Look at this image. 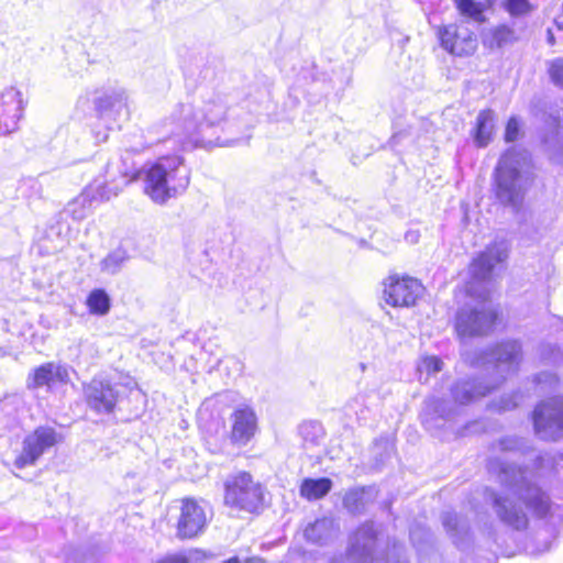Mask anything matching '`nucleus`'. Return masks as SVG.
Wrapping results in <instances>:
<instances>
[{"label": "nucleus", "instance_id": "obj_1", "mask_svg": "<svg viewBox=\"0 0 563 563\" xmlns=\"http://www.w3.org/2000/svg\"><path fill=\"white\" fill-rule=\"evenodd\" d=\"M521 361V344L516 340L497 344L489 353V363L493 364L497 378L488 383L482 377L462 378L456 380L450 391L454 405L450 400L430 397L423 401L420 420L423 427L435 432L455 420L460 413L459 406H466L485 397L495 389L507 375L516 373Z\"/></svg>", "mask_w": 563, "mask_h": 563}, {"label": "nucleus", "instance_id": "obj_2", "mask_svg": "<svg viewBox=\"0 0 563 563\" xmlns=\"http://www.w3.org/2000/svg\"><path fill=\"white\" fill-rule=\"evenodd\" d=\"M487 470L507 490L497 493L488 487L484 489L485 501L504 525L517 531L527 529L529 520L522 505L539 518L550 511V497L532 482L526 468L506 463L499 457H490Z\"/></svg>", "mask_w": 563, "mask_h": 563}, {"label": "nucleus", "instance_id": "obj_3", "mask_svg": "<svg viewBox=\"0 0 563 563\" xmlns=\"http://www.w3.org/2000/svg\"><path fill=\"white\" fill-rule=\"evenodd\" d=\"M227 114L228 106L220 96L179 102L168 118L172 125L169 140L183 151L221 145L219 131Z\"/></svg>", "mask_w": 563, "mask_h": 563}, {"label": "nucleus", "instance_id": "obj_4", "mask_svg": "<svg viewBox=\"0 0 563 563\" xmlns=\"http://www.w3.org/2000/svg\"><path fill=\"white\" fill-rule=\"evenodd\" d=\"M531 153L512 146L499 157L493 173V192L499 203L519 209L534 183Z\"/></svg>", "mask_w": 563, "mask_h": 563}, {"label": "nucleus", "instance_id": "obj_5", "mask_svg": "<svg viewBox=\"0 0 563 563\" xmlns=\"http://www.w3.org/2000/svg\"><path fill=\"white\" fill-rule=\"evenodd\" d=\"M144 184V194L157 205L183 195L190 181V172L179 155L162 156L145 164L137 173Z\"/></svg>", "mask_w": 563, "mask_h": 563}, {"label": "nucleus", "instance_id": "obj_6", "mask_svg": "<svg viewBox=\"0 0 563 563\" xmlns=\"http://www.w3.org/2000/svg\"><path fill=\"white\" fill-rule=\"evenodd\" d=\"M134 385L128 375L101 373L82 385L84 399L90 410L98 415H109Z\"/></svg>", "mask_w": 563, "mask_h": 563}, {"label": "nucleus", "instance_id": "obj_7", "mask_svg": "<svg viewBox=\"0 0 563 563\" xmlns=\"http://www.w3.org/2000/svg\"><path fill=\"white\" fill-rule=\"evenodd\" d=\"M378 531L373 521L360 526L350 537L347 555L334 556L329 563H388L389 554L377 555Z\"/></svg>", "mask_w": 563, "mask_h": 563}, {"label": "nucleus", "instance_id": "obj_8", "mask_svg": "<svg viewBox=\"0 0 563 563\" xmlns=\"http://www.w3.org/2000/svg\"><path fill=\"white\" fill-rule=\"evenodd\" d=\"M224 486L225 505L247 512H255L262 507L263 487L253 481L250 473L241 471L231 475Z\"/></svg>", "mask_w": 563, "mask_h": 563}, {"label": "nucleus", "instance_id": "obj_9", "mask_svg": "<svg viewBox=\"0 0 563 563\" xmlns=\"http://www.w3.org/2000/svg\"><path fill=\"white\" fill-rule=\"evenodd\" d=\"M533 432L542 441L555 442L563 437V397L541 400L531 412Z\"/></svg>", "mask_w": 563, "mask_h": 563}, {"label": "nucleus", "instance_id": "obj_10", "mask_svg": "<svg viewBox=\"0 0 563 563\" xmlns=\"http://www.w3.org/2000/svg\"><path fill=\"white\" fill-rule=\"evenodd\" d=\"M496 319V310L485 305H466L456 312L455 330L461 339L486 335L493 330Z\"/></svg>", "mask_w": 563, "mask_h": 563}, {"label": "nucleus", "instance_id": "obj_11", "mask_svg": "<svg viewBox=\"0 0 563 563\" xmlns=\"http://www.w3.org/2000/svg\"><path fill=\"white\" fill-rule=\"evenodd\" d=\"M58 442L57 432L49 427H38L22 442V451L14 460L18 470L34 465L43 453Z\"/></svg>", "mask_w": 563, "mask_h": 563}, {"label": "nucleus", "instance_id": "obj_12", "mask_svg": "<svg viewBox=\"0 0 563 563\" xmlns=\"http://www.w3.org/2000/svg\"><path fill=\"white\" fill-rule=\"evenodd\" d=\"M509 249L508 241L495 240L473 260L470 266L472 277L478 282L489 279L494 268L508 258Z\"/></svg>", "mask_w": 563, "mask_h": 563}, {"label": "nucleus", "instance_id": "obj_13", "mask_svg": "<svg viewBox=\"0 0 563 563\" xmlns=\"http://www.w3.org/2000/svg\"><path fill=\"white\" fill-rule=\"evenodd\" d=\"M422 290V285L416 278L389 277L384 284V298L394 307H410L416 303Z\"/></svg>", "mask_w": 563, "mask_h": 563}, {"label": "nucleus", "instance_id": "obj_14", "mask_svg": "<svg viewBox=\"0 0 563 563\" xmlns=\"http://www.w3.org/2000/svg\"><path fill=\"white\" fill-rule=\"evenodd\" d=\"M93 103L99 118L102 120L117 121L129 118V96L122 87L104 90L95 99Z\"/></svg>", "mask_w": 563, "mask_h": 563}, {"label": "nucleus", "instance_id": "obj_15", "mask_svg": "<svg viewBox=\"0 0 563 563\" xmlns=\"http://www.w3.org/2000/svg\"><path fill=\"white\" fill-rule=\"evenodd\" d=\"M207 525L205 507L192 498L181 500L180 514L177 520V536L190 539L201 533Z\"/></svg>", "mask_w": 563, "mask_h": 563}, {"label": "nucleus", "instance_id": "obj_16", "mask_svg": "<svg viewBox=\"0 0 563 563\" xmlns=\"http://www.w3.org/2000/svg\"><path fill=\"white\" fill-rule=\"evenodd\" d=\"M441 46L456 56H467L475 52L477 40L474 34L463 26L450 24L439 31Z\"/></svg>", "mask_w": 563, "mask_h": 563}, {"label": "nucleus", "instance_id": "obj_17", "mask_svg": "<svg viewBox=\"0 0 563 563\" xmlns=\"http://www.w3.org/2000/svg\"><path fill=\"white\" fill-rule=\"evenodd\" d=\"M23 101L21 92L13 87L0 93V136L8 135L18 130L22 118Z\"/></svg>", "mask_w": 563, "mask_h": 563}, {"label": "nucleus", "instance_id": "obj_18", "mask_svg": "<svg viewBox=\"0 0 563 563\" xmlns=\"http://www.w3.org/2000/svg\"><path fill=\"white\" fill-rule=\"evenodd\" d=\"M230 439L239 446L246 445L257 431V417L255 411L247 406L234 409L230 417Z\"/></svg>", "mask_w": 563, "mask_h": 563}, {"label": "nucleus", "instance_id": "obj_19", "mask_svg": "<svg viewBox=\"0 0 563 563\" xmlns=\"http://www.w3.org/2000/svg\"><path fill=\"white\" fill-rule=\"evenodd\" d=\"M541 141L550 158L563 164V119L560 115L550 114L547 118Z\"/></svg>", "mask_w": 563, "mask_h": 563}, {"label": "nucleus", "instance_id": "obj_20", "mask_svg": "<svg viewBox=\"0 0 563 563\" xmlns=\"http://www.w3.org/2000/svg\"><path fill=\"white\" fill-rule=\"evenodd\" d=\"M441 520L453 543L460 549L466 548L471 540L468 519L457 512L445 511L441 515Z\"/></svg>", "mask_w": 563, "mask_h": 563}, {"label": "nucleus", "instance_id": "obj_21", "mask_svg": "<svg viewBox=\"0 0 563 563\" xmlns=\"http://www.w3.org/2000/svg\"><path fill=\"white\" fill-rule=\"evenodd\" d=\"M496 126V113L492 109L478 112L475 125L471 131L476 147L484 148L493 141Z\"/></svg>", "mask_w": 563, "mask_h": 563}, {"label": "nucleus", "instance_id": "obj_22", "mask_svg": "<svg viewBox=\"0 0 563 563\" xmlns=\"http://www.w3.org/2000/svg\"><path fill=\"white\" fill-rule=\"evenodd\" d=\"M66 376L67 372L64 367L49 362L36 367L29 375L26 386L29 389H37L44 386L51 387L55 382H63Z\"/></svg>", "mask_w": 563, "mask_h": 563}, {"label": "nucleus", "instance_id": "obj_23", "mask_svg": "<svg viewBox=\"0 0 563 563\" xmlns=\"http://www.w3.org/2000/svg\"><path fill=\"white\" fill-rule=\"evenodd\" d=\"M338 533V528L333 519L321 518L307 526L305 529V538L307 541L323 545L332 540Z\"/></svg>", "mask_w": 563, "mask_h": 563}, {"label": "nucleus", "instance_id": "obj_24", "mask_svg": "<svg viewBox=\"0 0 563 563\" xmlns=\"http://www.w3.org/2000/svg\"><path fill=\"white\" fill-rule=\"evenodd\" d=\"M92 190L93 188H86L79 196L69 201L64 209V213L76 221L87 218L97 201V196L92 194Z\"/></svg>", "mask_w": 563, "mask_h": 563}, {"label": "nucleus", "instance_id": "obj_25", "mask_svg": "<svg viewBox=\"0 0 563 563\" xmlns=\"http://www.w3.org/2000/svg\"><path fill=\"white\" fill-rule=\"evenodd\" d=\"M483 44L490 48H503L515 42V31L507 25H498L486 30L482 34Z\"/></svg>", "mask_w": 563, "mask_h": 563}, {"label": "nucleus", "instance_id": "obj_26", "mask_svg": "<svg viewBox=\"0 0 563 563\" xmlns=\"http://www.w3.org/2000/svg\"><path fill=\"white\" fill-rule=\"evenodd\" d=\"M332 488V481L327 477L306 478L300 486V494L308 500L324 497Z\"/></svg>", "mask_w": 563, "mask_h": 563}, {"label": "nucleus", "instance_id": "obj_27", "mask_svg": "<svg viewBox=\"0 0 563 563\" xmlns=\"http://www.w3.org/2000/svg\"><path fill=\"white\" fill-rule=\"evenodd\" d=\"M492 450L520 453L525 456L534 451L530 440L515 435L500 438L496 443L492 445Z\"/></svg>", "mask_w": 563, "mask_h": 563}, {"label": "nucleus", "instance_id": "obj_28", "mask_svg": "<svg viewBox=\"0 0 563 563\" xmlns=\"http://www.w3.org/2000/svg\"><path fill=\"white\" fill-rule=\"evenodd\" d=\"M129 260L128 251L123 247H117L100 262V271L106 275H117Z\"/></svg>", "mask_w": 563, "mask_h": 563}, {"label": "nucleus", "instance_id": "obj_29", "mask_svg": "<svg viewBox=\"0 0 563 563\" xmlns=\"http://www.w3.org/2000/svg\"><path fill=\"white\" fill-rule=\"evenodd\" d=\"M86 305L90 313L106 316L110 310L111 299L104 289L97 288L90 291Z\"/></svg>", "mask_w": 563, "mask_h": 563}, {"label": "nucleus", "instance_id": "obj_30", "mask_svg": "<svg viewBox=\"0 0 563 563\" xmlns=\"http://www.w3.org/2000/svg\"><path fill=\"white\" fill-rule=\"evenodd\" d=\"M368 501L365 488L350 489L343 497V506L352 515L363 514Z\"/></svg>", "mask_w": 563, "mask_h": 563}, {"label": "nucleus", "instance_id": "obj_31", "mask_svg": "<svg viewBox=\"0 0 563 563\" xmlns=\"http://www.w3.org/2000/svg\"><path fill=\"white\" fill-rule=\"evenodd\" d=\"M457 11L464 18L473 20L477 23L486 21L484 14V4L475 0H453Z\"/></svg>", "mask_w": 563, "mask_h": 563}, {"label": "nucleus", "instance_id": "obj_32", "mask_svg": "<svg viewBox=\"0 0 563 563\" xmlns=\"http://www.w3.org/2000/svg\"><path fill=\"white\" fill-rule=\"evenodd\" d=\"M409 534L410 540L417 548L418 552H422L431 544L432 534L430 530L420 525L411 527Z\"/></svg>", "mask_w": 563, "mask_h": 563}, {"label": "nucleus", "instance_id": "obj_33", "mask_svg": "<svg viewBox=\"0 0 563 563\" xmlns=\"http://www.w3.org/2000/svg\"><path fill=\"white\" fill-rule=\"evenodd\" d=\"M373 451L378 466L384 464L391 456L394 444L387 438H380L375 441Z\"/></svg>", "mask_w": 563, "mask_h": 563}, {"label": "nucleus", "instance_id": "obj_34", "mask_svg": "<svg viewBox=\"0 0 563 563\" xmlns=\"http://www.w3.org/2000/svg\"><path fill=\"white\" fill-rule=\"evenodd\" d=\"M4 419V428L10 429L18 423L16 406L13 400L0 401V420Z\"/></svg>", "mask_w": 563, "mask_h": 563}, {"label": "nucleus", "instance_id": "obj_35", "mask_svg": "<svg viewBox=\"0 0 563 563\" xmlns=\"http://www.w3.org/2000/svg\"><path fill=\"white\" fill-rule=\"evenodd\" d=\"M520 401H522V395L519 391H512L511 394L501 396L498 402H493L490 407L499 412L508 411L515 409Z\"/></svg>", "mask_w": 563, "mask_h": 563}, {"label": "nucleus", "instance_id": "obj_36", "mask_svg": "<svg viewBox=\"0 0 563 563\" xmlns=\"http://www.w3.org/2000/svg\"><path fill=\"white\" fill-rule=\"evenodd\" d=\"M88 188H93L92 194L97 196L96 203L110 200L111 197L117 196L119 191L118 187L109 186L103 183H96Z\"/></svg>", "mask_w": 563, "mask_h": 563}, {"label": "nucleus", "instance_id": "obj_37", "mask_svg": "<svg viewBox=\"0 0 563 563\" xmlns=\"http://www.w3.org/2000/svg\"><path fill=\"white\" fill-rule=\"evenodd\" d=\"M505 7L512 16L525 15L533 10L529 0H507Z\"/></svg>", "mask_w": 563, "mask_h": 563}, {"label": "nucleus", "instance_id": "obj_38", "mask_svg": "<svg viewBox=\"0 0 563 563\" xmlns=\"http://www.w3.org/2000/svg\"><path fill=\"white\" fill-rule=\"evenodd\" d=\"M520 122L517 117H511L505 129L504 140L507 143L515 142L520 135Z\"/></svg>", "mask_w": 563, "mask_h": 563}, {"label": "nucleus", "instance_id": "obj_39", "mask_svg": "<svg viewBox=\"0 0 563 563\" xmlns=\"http://www.w3.org/2000/svg\"><path fill=\"white\" fill-rule=\"evenodd\" d=\"M549 71L552 81L563 89V58L554 60Z\"/></svg>", "mask_w": 563, "mask_h": 563}, {"label": "nucleus", "instance_id": "obj_40", "mask_svg": "<svg viewBox=\"0 0 563 563\" xmlns=\"http://www.w3.org/2000/svg\"><path fill=\"white\" fill-rule=\"evenodd\" d=\"M442 361L437 356H428L422 361L420 368H423L428 374H437L442 369Z\"/></svg>", "mask_w": 563, "mask_h": 563}, {"label": "nucleus", "instance_id": "obj_41", "mask_svg": "<svg viewBox=\"0 0 563 563\" xmlns=\"http://www.w3.org/2000/svg\"><path fill=\"white\" fill-rule=\"evenodd\" d=\"M534 383L536 385H542V384H545L548 385L550 388H553L556 386L558 384V377L554 373L552 372H541L539 374L536 375L534 377Z\"/></svg>", "mask_w": 563, "mask_h": 563}, {"label": "nucleus", "instance_id": "obj_42", "mask_svg": "<svg viewBox=\"0 0 563 563\" xmlns=\"http://www.w3.org/2000/svg\"><path fill=\"white\" fill-rule=\"evenodd\" d=\"M404 551L402 544L394 542L393 548L390 550L394 561L388 563H408L406 559L401 558V553Z\"/></svg>", "mask_w": 563, "mask_h": 563}, {"label": "nucleus", "instance_id": "obj_43", "mask_svg": "<svg viewBox=\"0 0 563 563\" xmlns=\"http://www.w3.org/2000/svg\"><path fill=\"white\" fill-rule=\"evenodd\" d=\"M544 349H549L551 352V358L556 360V357L560 354V349L558 345H555V344L554 345H551V344L542 345V350H544Z\"/></svg>", "mask_w": 563, "mask_h": 563}, {"label": "nucleus", "instance_id": "obj_44", "mask_svg": "<svg viewBox=\"0 0 563 563\" xmlns=\"http://www.w3.org/2000/svg\"><path fill=\"white\" fill-rule=\"evenodd\" d=\"M401 136H402V133H395V134L391 136V139H390L391 144H393V145H396V144L399 142V140H400V137H401Z\"/></svg>", "mask_w": 563, "mask_h": 563}, {"label": "nucleus", "instance_id": "obj_45", "mask_svg": "<svg viewBox=\"0 0 563 563\" xmlns=\"http://www.w3.org/2000/svg\"><path fill=\"white\" fill-rule=\"evenodd\" d=\"M245 563H265L263 560H258V559H251V560H247Z\"/></svg>", "mask_w": 563, "mask_h": 563}, {"label": "nucleus", "instance_id": "obj_46", "mask_svg": "<svg viewBox=\"0 0 563 563\" xmlns=\"http://www.w3.org/2000/svg\"><path fill=\"white\" fill-rule=\"evenodd\" d=\"M542 455L539 453L536 455V462L538 463V466L540 465L541 461H542Z\"/></svg>", "mask_w": 563, "mask_h": 563}, {"label": "nucleus", "instance_id": "obj_47", "mask_svg": "<svg viewBox=\"0 0 563 563\" xmlns=\"http://www.w3.org/2000/svg\"><path fill=\"white\" fill-rule=\"evenodd\" d=\"M550 548H551V544L549 543V544L545 545V548L543 550H541L539 552L542 553V552L549 551Z\"/></svg>", "mask_w": 563, "mask_h": 563}, {"label": "nucleus", "instance_id": "obj_48", "mask_svg": "<svg viewBox=\"0 0 563 563\" xmlns=\"http://www.w3.org/2000/svg\"><path fill=\"white\" fill-rule=\"evenodd\" d=\"M552 38H553V35H552L551 31H549V41H552Z\"/></svg>", "mask_w": 563, "mask_h": 563}]
</instances>
